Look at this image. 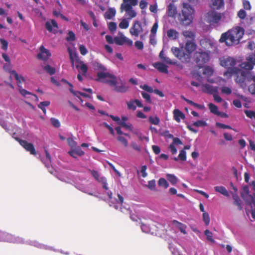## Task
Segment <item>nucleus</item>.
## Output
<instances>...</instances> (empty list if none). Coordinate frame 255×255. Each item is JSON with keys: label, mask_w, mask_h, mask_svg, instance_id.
I'll return each mask as SVG.
<instances>
[{"label": "nucleus", "mask_w": 255, "mask_h": 255, "mask_svg": "<svg viewBox=\"0 0 255 255\" xmlns=\"http://www.w3.org/2000/svg\"><path fill=\"white\" fill-rule=\"evenodd\" d=\"M142 31L143 29L141 23L138 20L134 21L129 29L130 34L132 36L138 37L139 33Z\"/></svg>", "instance_id": "9b49d317"}, {"label": "nucleus", "mask_w": 255, "mask_h": 255, "mask_svg": "<svg viewBox=\"0 0 255 255\" xmlns=\"http://www.w3.org/2000/svg\"><path fill=\"white\" fill-rule=\"evenodd\" d=\"M148 121L151 124L154 125H158L160 123L159 119L156 116L154 117L152 116L149 117L148 118Z\"/></svg>", "instance_id": "c03bdc74"}, {"label": "nucleus", "mask_w": 255, "mask_h": 255, "mask_svg": "<svg viewBox=\"0 0 255 255\" xmlns=\"http://www.w3.org/2000/svg\"><path fill=\"white\" fill-rule=\"evenodd\" d=\"M214 189L216 192H219L225 196L228 197L229 196L228 190L224 186H215Z\"/></svg>", "instance_id": "72a5a7b5"}, {"label": "nucleus", "mask_w": 255, "mask_h": 255, "mask_svg": "<svg viewBox=\"0 0 255 255\" xmlns=\"http://www.w3.org/2000/svg\"><path fill=\"white\" fill-rule=\"evenodd\" d=\"M233 74H236L235 81L236 83L239 84L242 88L246 87L247 84L245 80L247 76V72L238 68H232L224 73L225 76L229 77H231Z\"/></svg>", "instance_id": "7ed1b4c3"}, {"label": "nucleus", "mask_w": 255, "mask_h": 255, "mask_svg": "<svg viewBox=\"0 0 255 255\" xmlns=\"http://www.w3.org/2000/svg\"><path fill=\"white\" fill-rule=\"evenodd\" d=\"M202 91L204 93L213 95L215 93H218V87L205 84L202 85Z\"/></svg>", "instance_id": "aec40b11"}, {"label": "nucleus", "mask_w": 255, "mask_h": 255, "mask_svg": "<svg viewBox=\"0 0 255 255\" xmlns=\"http://www.w3.org/2000/svg\"><path fill=\"white\" fill-rule=\"evenodd\" d=\"M0 241L16 243L22 242V240L21 239L15 237L10 234L1 231H0Z\"/></svg>", "instance_id": "1a4fd4ad"}, {"label": "nucleus", "mask_w": 255, "mask_h": 255, "mask_svg": "<svg viewBox=\"0 0 255 255\" xmlns=\"http://www.w3.org/2000/svg\"><path fill=\"white\" fill-rule=\"evenodd\" d=\"M135 102H134V100H130L128 102H127L128 108L129 110H131L132 111H134L136 110V107L135 106Z\"/></svg>", "instance_id": "a18cd8bd"}, {"label": "nucleus", "mask_w": 255, "mask_h": 255, "mask_svg": "<svg viewBox=\"0 0 255 255\" xmlns=\"http://www.w3.org/2000/svg\"><path fill=\"white\" fill-rule=\"evenodd\" d=\"M167 14L169 17H173L175 16V15L177 13V9L175 5L172 3H170L168 7H167Z\"/></svg>", "instance_id": "b1692460"}, {"label": "nucleus", "mask_w": 255, "mask_h": 255, "mask_svg": "<svg viewBox=\"0 0 255 255\" xmlns=\"http://www.w3.org/2000/svg\"><path fill=\"white\" fill-rule=\"evenodd\" d=\"M194 13V9L190 4L183 3L182 9L181 20L183 21H188V23L192 21V14Z\"/></svg>", "instance_id": "39448f33"}, {"label": "nucleus", "mask_w": 255, "mask_h": 255, "mask_svg": "<svg viewBox=\"0 0 255 255\" xmlns=\"http://www.w3.org/2000/svg\"><path fill=\"white\" fill-rule=\"evenodd\" d=\"M43 69L50 75L55 73L56 70L54 67H51L49 65H47L43 67Z\"/></svg>", "instance_id": "79ce46f5"}, {"label": "nucleus", "mask_w": 255, "mask_h": 255, "mask_svg": "<svg viewBox=\"0 0 255 255\" xmlns=\"http://www.w3.org/2000/svg\"><path fill=\"white\" fill-rule=\"evenodd\" d=\"M221 92L226 95H230L232 93V89L228 87L224 86L221 88Z\"/></svg>", "instance_id": "6e6d98bb"}, {"label": "nucleus", "mask_w": 255, "mask_h": 255, "mask_svg": "<svg viewBox=\"0 0 255 255\" xmlns=\"http://www.w3.org/2000/svg\"><path fill=\"white\" fill-rule=\"evenodd\" d=\"M244 112L247 117L255 120V110H245Z\"/></svg>", "instance_id": "de8ad7c7"}, {"label": "nucleus", "mask_w": 255, "mask_h": 255, "mask_svg": "<svg viewBox=\"0 0 255 255\" xmlns=\"http://www.w3.org/2000/svg\"><path fill=\"white\" fill-rule=\"evenodd\" d=\"M97 76L98 77L96 80L97 81H101L103 79L109 78L110 79L104 81L105 83L109 84L113 87L116 86L117 85V78L114 75L111 74L110 73H97Z\"/></svg>", "instance_id": "423d86ee"}, {"label": "nucleus", "mask_w": 255, "mask_h": 255, "mask_svg": "<svg viewBox=\"0 0 255 255\" xmlns=\"http://www.w3.org/2000/svg\"><path fill=\"white\" fill-rule=\"evenodd\" d=\"M141 95L142 97L149 103H151L152 101L150 98V96L148 93L142 92Z\"/></svg>", "instance_id": "69168bd1"}, {"label": "nucleus", "mask_w": 255, "mask_h": 255, "mask_svg": "<svg viewBox=\"0 0 255 255\" xmlns=\"http://www.w3.org/2000/svg\"><path fill=\"white\" fill-rule=\"evenodd\" d=\"M214 71L213 69L209 66H205L203 67V74L208 77L213 75Z\"/></svg>", "instance_id": "e433bc0d"}, {"label": "nucleus", "mask_w": 255, "mask_h": 255, "mask_svg": "<svg viewBox=\"0 0 255 255\" xmlns=\"http://www.w3.org/2000/svg\"><path fill=\"white\" fill-rule=\"evenodd\" d=\"M182 34L186 39H189L188 41H194L195 38V34L193 31L189 30H184L182 32Z\"/></svg>", "instance_id": "a878e982"}, {"label": "nucleus", "mask_w": 255, "mask_h": 255, "mask_svg": "<svg viewBox=\"0 0 255 255\" xmlns=\"http://www.w3.org/2000/svg\"><path fill=\"white\" fill-rule=\"evenodd\" d=\"M244 193L241 194L242 197L246 201L247 204L251 205L253 204L255 206V202L254 197L249 195V189L248 186H245L243 187Z\"/></svg>", "instance_id": "ddd939ff"}, {"label": "nucleus", "mask_w": 255, "mask_h": 255, "mask_svg": "<svg viewBox=\"0 0 255 255\" xmlns=\"http://www.w3.org/2000/svg\"><path fill=\"white\" fill-rule=\"evenodd\" d=\"M50 122L53 127L56 128H59L60 127V123L58 120L54 118H51L50 119Z\"/></svg>", "instance_id": "603ef678"}, {"label": "nucleus", "mask_w": 255, "mask_h": 255, "mask_svg": "<svg viewBox=\"0 0 255 255\" xmlns=\"http://www.w3.org/2000/svg\"><path fill=\"white\" fill-rule=\"evenodd\" d=\"M128 89V87L124 84H122L121 86H117L116 85L115 86V90L120 93H125L127 91Z\"/></svg>", "instance_id": "4c0bfd02"}, {"label": "nucleus", "mask_w": 255, "mask_h": 255, "mask_svg": "<svg viewBox=\"0 0 255 255\" xmlns=\"http://www.w3.org/2000/svg\"><path fill=\"white\" fill-rule=\"evenodd\" d=\"M129 26V22L126 19H123L119 23V27L122 29H126Z\"/></svg>", "instance_id": "49530a36"}, {"label": "nucleus", "mask_w": 255, "mask_h": 255, "mask_svg": "<svg viewBox=\"0 0 255 255\" xmlns=\"http://www.w3.org/2000/svg\"><path fill=\"white\" fill-rule=\"evenodd\" d=\"M205 235L207 236V238L208 240H209L212 242H214V241L212 238L213 236H212V233L211 232H210L208 230H206L205 231Z\"/></svg>", "instance_id": "bf43d9fd"}, {"label": "nucleus", "mask_w": 255, "mask_h": 255, "mask_svg": "<svg viewBox=\"0 0 255 255\" xmlns=\"http://www.w3.org/2000/svg\"><path fill=\"white\" fill-rule=\"evenodd\" d=\"M251 58V55H250L247 58V61L241 64L240 66L242 68L247 70H251L253 69L255 65V60H252Z\"/></svg>", "instance_id": "dca6fc26"}, {"label": "nucleus", "mask_w": 255, "mask_h": 255, "mask_svg": "<svg viewBox=\"0 0 255 255\" xmlns=\"http://www.w3.org/2000/svg\"><path fill=\"white\" fill-rule=\"evenodd\" d=\"M178 32L173 29H170L167 31V36L172 39H176L178 37Z\"/></svg>", "instance_id": "473e14b6"}, {"label": "nucleus", "mask_w": 255, "mask_h": 255, "mask_svg": "<svg viewBox=\"0 0 255 255\" xmlns=\"http://www.w3.org/2000/svg\"><path fill=\"white\" fill-rule=\"evenodd\" d=\"M178 158L181 161L186 160V152L184 150H181L178 155Z\"/></svg>", "instance_id": "864d4df0"}, {"label": "nucleus", "mask_w": 255, "mask_h": 255, "mask_svg": "<svg viewBox=\"0 0 255 255\" xmlns=\"http://www.w3.org/2000/svg\"><path fill=\"white\" fill-rule=\"evenodd\" d=\"M216 125L217 127L224 129H232V128L230 126L225 125L220 123H216Z\"/></svg>", "instance_id": "052dcab7"}, {"label": "nucleus", "mask_w": 255, "mask_h": 255, "mask_svg": "<svg viewBox=\"0 0 255 255\" xmlns=\"http://www.w3.org/2000/svg\"><path fill=\"white\" fill-rule=\"evenodd\" d=\"M208 107L211 113L217 115H220V113L218 111V107L215 105L210 103L208 104Z\"/></svg>", "instance_id": "58836bf2"}, {"label": "nucleus", "mask_w": 255, "mask_h": 255, "mask_svg": "<svg viewBox=\"0 0 255 255\" xmlns=\"http://www.w3.org/2000/svg\"><path fill=\"white\" fill-rule=\"evenodd\" d=\"M19 144L28 152H29L31 154L35 155L36 152L33 144L31 143L28 142L25 140H22L16 138Z\"/></svg>", "instance_id": "f8f14e48"}, {"label": "nucleus", "mask_w": 255, "mask_h": 255, "mask_svg": "<svg viewBox=\"0 0 255 255\" xmlns=\"http://www.w3.org/2000/svg\"><path fill=\"white\" fill-rule=\"evenodd\" d=\"M245 33V29L240 26H235L223 33L220 39L221 42H225L227 46L238 44Z\"/></svg>", "instance_id": "f257e3e1"}, {"label": "nucleus", "mask_w": 255, "mask_h": 255, "mask_svg": "<svg viewBox=\"0 0 255 255\" xmlns=\"http://www.w3.org/2000/svg\"><path fill=\"white\" fill-rule=\"evenodd\" d=\"M173 55L181 60L182 62H188L190 60L189 54H186L183 50V48L174 47L171 48Z\"/></svg>", "instance_id": "6e6552de"}, {"label": "nucleus", "mask_w": 255, "mask_h": 255, "mask_svg": "<svg viewBox=\"0 0 255 255\" xmlns=\"http://www.w3.org/2000/svg\"><path fill=\"white\" fill-rule=\"evenodd\" d=\"M19 91L20 93L23 96H25L26 95H32V94L26 91V90L22 89L21 85H18Z\"/></svg>", "instance_id": "13d9d810"}, {"label": "nucleus", "mask_w": 255, "mask_h": 255, "mask_svg": "<svg viewBox=\"0 0 255 255\" xmlns=\"http://www.w3.org/2000/svg\"><path fill=\"white\" fill-rule=\"evenodd\" d=\"M94 66L95 70L99 71L98 73H109L106 71L107 68L106 67L100 63L96 62Z\"/></svg>", "instance_id": "2f4dec72"}, {"label": "nucleus", "mask_w": 255, "mask_h": 255, "mask_svg": "<svg viewBox=\"0 0 255 255\" xmlns=\"http://www.w3.org/2000/svg\"><path fill=\"white\" fill-rule=\"evenodd\" d=\"M68 51L69 54L72 66L74 67L75 62H79L80 61L78 54L75 50H73L70 47L68 48Z\"/></svg>", "instance_id": "412c9836"}, {"label": "nucleus", "mask_w": 255, "mask_h": 255, "mask_svg": "<svg viewBox=\"0 0 255 255\" xmlns=\"http://www.w3.org/2000/svg\"><path fill=\"white\" fill-rule=\"evenodd\" d=\"M173 55L181 60L182 62H188L190 60L189 54H186L183 50V48L174 47L171 48Z\"/></svg>", "instance_id": "0eeeda50"}, {"label": "nucleus", "mask_w": 255, "mask_h": 255, "mask_svg": "<svg viewBox=\"0 0 255 255\" xmlns=\"http://www.w3.org/2000/svg\"><path fill=\"white\" fill-rule=\"evenodd\" d=\"M158 184L159 186H162L165 189L167 188L169 186L167 181L163 178H161L159 179L158 182Z\"/></svg>", "instance_id": "37998d69"}, {"label": "nucleus", "mask_w": 255, "mask_h": 255, "mask_svg": "<svg viewBox=\"0 0 255 255\" xmlns=\"http://www.w3.org/2000/svg\"><path fill=\"white\" fill-rule=\"evenodd\" d=\"M79 62L81 64L80 67L81 71L83 73V74H86L88 71V67L83 63V62L80 61Z\"/></svg>", "instance_id": "0e129e2a"}, {"label": "nucleus", "mask_w": 255, "mask_h": 255, "mask_svg": "<svg viewBox=\"0 0 255 255\" xmlns=\"http://www.w3.org/2000/svg\"><path fill=\"white\" fill-rule=\"evenodd\" d=\"M236 64V60L232 57H228L221 61V65L228 69V71L231 69L234 68V67Z\"/></svg>", "instance_id": "4468645a"}, {"label": "nucleus", "mask_w": 255, "mask_h": 255, "mask_svg": "<svg viewBox=\"0 0 255 255\" xmlns=\"http://www.w3.org/2000/svg\"><path fill=\"white\" fill-rule=\"evenodd\" d=\"M173 118L177 123H180L181 119L184 120L185 118V116L179 110L175 109L173 111Z\"/></svg>", "instance_id": "4be33fe9"}, {"label": "nucleus", "mask_w": 255, "mask_h": 255, "mask_svg": "<svg viewBox=\"0 0 255 255\" xmlns=\"http://www.w3.org/2000/svg\"><path fill=\"white\" fill-rule=\"evenodd\" d=\"M200 45L205 49L212 47V43L207 38H203L200 41Z\"/></svg>", "instance_id": "c756f323"}, {"label": "nucleus", "mask_w": 255, "mask_h": 255, "mask_svg": "<svg viewBox=\"0 0 255 255\" xmlns=\"http://www.w3.org/2000/svg\"><path fill=\"white\" fill-rule=\"evenodd\" d=\"M197 45L193 41H187L185 43V49L186 51V54H189V59L191 58V54L196 49Z\"/></svg>", "instance_id": "6ab92c4d"}, {"label": "nucleus", "mask_w": 255, "mask_h": 255, "mask_svg": "<svg viewBox=\"0 0 255 255\" xmlns=\"http://www.w3.org/2000/svg\"><path fill=\"white\" fill-rule=\"evenodd\" d=\"M118 140L124 144L125 147L128 146V141L127 139L122 136H119L118 137Z\"/></svg>", "instance_id": "680f3d73"}, {"label": "nucleus", "mask_w": 255, "mask_h": 255, "mask_svg": "<svg viewBox=\"0 0 255 255\" xmlns=\"http://www.w3.org/2000/svg\"><path fill=\"white\" fill-rule=\"evenodd\" d=\"M10 73L12 75H13L14 76L15 79L17 81V86H18L19 84L20 85H21V84L22 83L25 82V80L24 78L22 75H18L15 71L12 70L10 72Z\"/></svg>", "instance_id": "cd10ccee"}, {"label": "nucleus", "mask_w": 255, "mask_h": 255, "mask_svg": "<svg viewBox=\"0 0 255 255\" xmlns=\"http://www.w3.org/2000/svg\"><path fill=\"white\" fill-rule=\"evenodd\" d=\"M79 49L80 53L82 55H85L88 53L87 48L84 45H80L79 46Z\"/></svg>", "instance_id": "338daca9"}, {"label": "nucleus", "mask_w": 255, "mask_h": 255, "mask_svg": "<svg viewBox=\"0 0 255 255\" xmlns=\"http://www.w3.org/2000/svg\"><path fill=\"white\" fill-rule=\"evenodd\" d=\"M45 28L50 32L56 33L58 28V24L54 19L45 22Z\"/></svg>", "instance_id": "f3484780"}, {"label": "nucleus", "mask_w": 255, "mask_h": 255, "mask_svg": "<svg viewBox=\"0 0 255 255\" xmlns=\"http://www.w3.org/2000/svg\"><path fill=\"white\" fill-rule=\"evenodd\" d=\"M203 220L206 226H208L209 224L210 219L208 213L204 212L203 213Z\"/></svg>", "instance_id": "8fccbe9b"}, {"label": "nucleus", "mask_w": 255, "mask_h": 255, "mask_svg": "<svg viewBox=\"0 0 255 255\" xmlns=\"http://www.w3.org/2000/svg\"><path fill=\"white\" fill-rule=\"evenodd\" d=\"M249 91L251 94L255 96V83L249 86Z\"/></svg>", "instance_id": "774afa93"}, {"label": "nucleus", "mask_w": 255, "mask_h": 255, "mask_svg": "<svg viewBox=\"0 0 255 255\" xmlns=\"http://www.w3.org/2000/svg\"><path fill=\"white\" fill-rule=\"evenodd\" d=\"M51 54L49 50L44 48L43 46L40 47V52L38 54L37 57L38 59L42 60H46L50 56Z\"/></svg>", "instance_id": "a211bd4d"}, {"label": "nucleus", "mask_w": 255, "mask_h": 255, "mask_svg": "<svg viewBox=\"0 0 255 255\" xmlns=\"http://www.w3.org/2000/svg\"><path fill=\"white\" fill-rule=\"evenodd\" d=\"M183 99L186 101V102H187L189 104L191 105H192L197 108H199V109H203L204 108V106H203V105H200V104H198L197 103H196L195 102H194L193 101L190 100H189V99H187L186 98H185V97H183Z\"/></svg>", "instance_id": "a19ab883"}, {"label": "nucleus", "mask_w": 255, "mask_h": 255, "mask_svg": "<svg viewBox=\"0 0 255 255\" xmlns=\"http://www.w3.org/2000/svg\"><path fill=\"white\" fill-rule=\"evenodd\" d=\"M224 5V0H212L211 7L214 9H219Z\"/></svg>", "instance_id": "393cba45"}, {"label": "nucleus", "mask_w": 255, "mask_h": 255, "mask_svg": "<svg viewBox=\"0 0 255 255\" xmlns=\"http://www.w3.org/2000/svg\"><path fill=\"white\" fill-rule=\"evenodd\" d=\"M0 42L1 44V48L5 50V51H6L7 50V48H8V42L7 41L4 39H0Z\"/></svg>", "instance_id": "4d7b16f0"}, {"label": "nucleus", "mask_w": 255, "mask_h": 255, "mask_svg": "<svg viewBox=\"0 0 255 255\" xmlns=\"http://www.w3.org/2000/svg\"><path fill=\"white\" fill-rule=\"evenodd\" d=\"M172 223L179 229L181 233L184 234H187L186 231V226L185 225L175 220L172 221Z\"/></svg>", "instance_id": "c85d7f7f"}, {"label": "nucleus", "mask_w": 255, "mask_h": 255, "mask_svg": "<svg viewBox=\"0 0 255 255\" xmlns=\"http://www.w3.org/2000/svg\"><path fill=\"white\" fill-rule=\"evenodd\" d=\"M108 28L111 31L114 32L117 29V24L114 22H110L108 24Z\"/></svg>", "instance_id": "e2e57ef3"}, {"label": "nucleus", "mask_w": 255, "mask_h": 255, "mask_svg": "<svg viewBox=\"0 0 255 255\" xmlns=\"http://www.w3.org/2000/svg\"><path fill=\"white\" fill-rule=\"evenodd\" d=\"M68 153L74 158H76L77 155L81 156L84 154V152L79 147L69 151Z\"/></svg>", "instance_id": "bb28decb"}, {"label": "nucleus", "mask_w": 255, "mask_h": 255, "mask_svg": "<svg viewBox=\"0 0 255 255\" xmlns=\"http://www.w3.org/2000/svg\"><path fill=\"white\" fill-rule=\"evenodd\" d=\"M50 104V102L48 101L41 102L38 105V107L43 111L44 114H45L46 112L45 107L48 106Z\"/></svg>", "instance_id": "f704fd0d"}, {"label": "nucleus", "mask_w": 255, "mask_h": 255, "mask_svg": "<svg viewBox=\"0 0 255 255\" xmlns=\"http://www.w3.org/2000/svg\"><path fill=\"white\" fill-rule=\"evenodd\" d=\"M137 4L138 0H123L120 7L121 11H125L126 15L128 16V18L131 19L136 17L137 15L133 6L137 5Z\"/></svg>", "instance_id": "f03ea898"}, {"label": "nucleus", "mask_w": 255, "mask_h": 255, "mask_svg": "<svg viewBox=\"0 0 255 255\" xmlns=\"http://www.w3.org/2000/svg\"><path fill=\"white\" fill-rule=\"evenodd\" d=\"M67 140L68 145L71 148H74V147H76L77 143L72 138H71V137L68 138Z\"/></svg>", "instance_id": "5fc2aeb1"}, {"label": "nucleus", "mask_w": 255, "mask_h": 255, "mask_svg": "<svg viewBox=\"0 0 255 255\" xmlns=\"http://www.w3.org/2000/svg\"><path fill=\"white\" fill-rule=\"evenodd\" d=\"M209 53L200 49L196 51L193 55L194 61L199 68L203 67V66L209 61Z\"/></svg>", "instance_id": "20e7f679"}, {"label": "nucleus", "mask_w": 255, "mask_h": 255, "mask_svg": "<svg viewBox=\"0 0 255 255\" xmlns=\"http://www.w3.org/2000/svg\"><path fill=\"white\" fill-rule=\"evenodd\" d=\"M53 13L54 16L56 17H60L62 19L65 21H68L69 19L67 17L64 16L63 14L61 13L59 11L54 10Z\"/></svg>", "instance_id": "3c124183"}, {"label": "nucleus", "mask_w": 255, "mask_h": 255, "mask_svg": "<svg viewBox=\"0 0 255 255\" xmlns=\"http://www.w3.org/2000/svg\"><path fill=\"white\" fill-rule=\"evenodd\" d=\"M207 21L210 23H218L221 19V14L211 10L209 11L206 16Z\"/></svg>", "instance_id": "9d476101"}, {"label": "nucleus", "mask_w": 255, "mask_h": 255, "mask_svg": "<svg viewBox=\"0 0 255 255\" xmlns=\"http://www.w3.org/2000/svg\"><path fill=\"white\" fill-rule=\"evenodd\" d=\"M167 178L170 183L173 185H175L177 182V177L173 174H167Z\"/></svg>", "instance_id": "ea45409f"}, {"label": "nucleus", "mask_w": 255, "mask_h": 255, "mask_svg": "<svg viewBox=\"0 0 255 255\" xmlns=\"http://www.w3.org/2000/svg\"><path fill=\"white\" fill-rule=\"evenodd\" d=\"M114 41L116 44L119 45H123L125 43H126L128 46H131L132 45V41L122 35L120 37H116L114 38Z\"/></svg>", "instance_id": "2eb2a0df"}, {"label": "nucleus", "mask_w": 255, "mask_h": 255, "mask_svg": "<svg viewBox=\"0 0 255 255\" xmlns=\"http://www.w3.org/2000/svg\"><path fill=\"white\" fill-rule=\"evenodd\" d=\"M68 35V36L66 38L67 41H73L75 40V35L72 31H69Z\"/></svg>", "instance_id": "09e8293b"}, {"label": "nucleus", "mask_w": 255, "mask_h": 255, "mask_svg": "<svg viewBox=\"0 0 255 255\" xmlns=\"http://www.w3.org/2000/svg\"><path fill=\"white\" fill-rule=\"evenodd\" d=\"M116 13V10L114 8H110L105 13V18L108 19H111L114 17Z\"/></svg>", "instance_id": "7c9ffc66"}, {"label": "nucleus", "mask_w": 255, "mask_h": 255, "mask_svg": "<svg viewBox=\"0 0 255 255\" xmlns=\"http://www.w3.org/2000/svg\"><path fill=\"white\" fill-rule=\"evenodd\" d=\"M233 198L234 200V204L238 206L239 210H242V207L241 206V200L239 197L236 194L233 196Z\"/></svg>", "instance_id": "c9c22d12"}, {"label": "nucleus", "mask_w": 255, "mask_h": 255, "mask_svg": "<svg viewBox=\"0 0 255 255\" xmlns=\"http://www.w3.org/2000/svg\"><path fill=\"white\" fill-rule=\"evenodd\" d=\"M153 66L160 72L168 73V67L166 65L161 63L156 62L153 64Z\"/></svg>", "instance_id": "5701e85b"}]
</instances>
